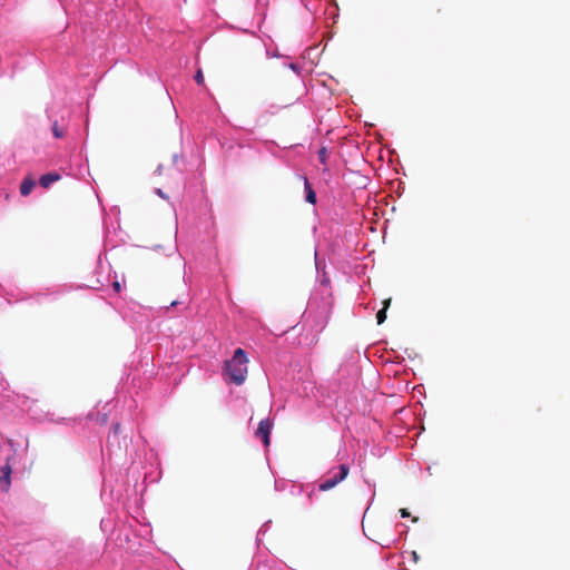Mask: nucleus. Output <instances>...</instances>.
I'll return each mask as SVG.
<instances>
[{
  "instance_id": "obj_4",
  "label": "nucleus",
  "mask_w": 570,
  "mask_h": 570,
  "mask_svg": "<svg viewBox=\"0 0 570 570\" xmlns=\"http://www.w3.org/2000/svg\"><path fill=\"white\" fill-rule=\"evenodd\" d=\"M272 428H273V422L269 419H265L258 423V428L255 432V435L257 438L262 439V441L266 448L271 443L269 435H271Z\"/></svg>"
},
{
  "instance_id": "obj_10",
  "label": "nucleus",
  "mask_w": 570,
  "mask_h": 570,
  "mask_svg": "<svg viewBox=\"0 0 570 570\" xmlns=\"http://www.w3.org/2000/svg\"><path fill=\"white\" fill-rule=\"evenodd\" d=\"M52 134L56 138H62L65 136V129L59 127L57 121L52 125Z\"/></svg>"
},
{
  "instance_id": "obj_1",
  "label": "nucleus",
  "mask_w": 570,
  "mask_h": 570,
  "mask_svg": "<svg viewBox=\"0 0 570 570\" xmlns=\"http://www.w3.org/2000/svg\"><path fill=\"white\" fill-rule=\"evenodd\" d=\"M247 363L246 352L240 347L236 348L233 357L226 361L224 366V374L228 381L236 385L243 384L247 376Z\"/></svg>"
},
{
  "instance_id": "obj_5",
  "label": "nucleus",
  "mask_w": 570,
  "mask_h": 570,
  "mask_svg": "<svg viewBox=\"0 0 570 570\" xmlns=\"http://www.w3.org/2000/svg\"><path fill=\"white\" fill-rule=\"evenodd\" d=\"M11 473L12 466L10 463V459H7V462L3 466L0 468V484L2 490L8 491L11 485Z\"/></svg>"
},
{
  "instance_id": "obj_12",
  "label": "nucleus",
  "mask_w": 570,
  "mask_h": 570,
  "mask_svg": "<svg viewBox=\"0 0 570 570\" xmlns=\"http://www.w3.org/2000/svg\"><path fill=\"white\" fill-rule=\"evenodd\" d=\"M112 288H114V291H115L116 293H119V292L121 291V285H120V283H119L118 281H115V282L112 283Z\"/></svg>"
},
{
  "instance_id": "obj_7",
  "label": "nucleus",
  "mask_w": 570,
  "mask_h": 570,
  "mask_svg": "<svg viewBox=\"0 0 570 570\" xmlns=\"http://www.w3.org/2000/svg\"><path fill=\"white\" fill-rule=\"evenodd\" d=\"M391 305V298H386L383 301V308H381L376 314L377 324H383L386 320V311Z\"/></svg>"
},
{
  "instance_id": "obj_14",
  "label": "nucleus",
  "mask_w": 570,
  "mask_h": 570,
  "mask_svg": "<svg viewBox=\"0 0 570 570\" xmlns=\"http://www.w3.org/2000/svg\"><path fill=\"white\" fill-rule=\"evenodd\" d=\"M400 513H401V517H402V518H407V517H410V512H409L406 509H401V510H400Z\"/></svg>"
},
{
  "instance_id": "obj_8",
  "label": "nucleus",
  "mask_w": 570,
  "mask_h": 570,
  "mask_svg": "<svg viewBox=\"0 0 570 570\" xmlns=\"http://www.w3.org/2000/svg\"><path fill=\"white\" fill-rule=\"evenodd\" d=\"M35 186V181L32 179H24L20 185V194L22 196H28Z\"/></svg>"
},
{
  "instance_id": "obj_13",
  "label": "nucleus",
  "mask_w": 570,
  "mask_h": 570,
  "mask_svg": "<svg viewBox=\"0 0 570 570\" xmlns=\"http://www.w3.org/2000/svg\"><path fill=\"white\" fill-rule=\"evenodd\" d=\"M325 156H326V150H325V148H322V149L320 150V158H321V160H322L323 163L325 161Z\"/></svg>"
},
{
  "instance_id": "obj_9",
  "label": "nucleus",
  "mask_w": 570,
  "mask_h": 570,
  "mask_svg": "<svg viewBox=\"0 0 570 570\" xmlns=\"http://www.w3.org/2000/svg\"><path fill=\"white\" fill-rule=\"evenodd\" d=\"M305 190H306V200L311 204L316 203V194L313 190L312 186L309 185L308 180L305 178L304 181Z\"/></svg>"
},
{
  "instance_id": "obj_11",
  "label": "nucleus",
  "mask_w": 570,
  "mask_h": 570,
  "mask_svg": "<svg viewBox=\"0 0 570 570\" xmlns=\"http://www.w3.org/2000/svg\"><path fill=\"white\" fill-rule=\"evenodd\" d=\"M195 81L198 83V85H204V75H203V71L200 69L197 70L196 75H195Z\"/></svg>"
},
{
  "instance_id": "obj_2",
  "label": "nucleus",
  "mask_w": 570,
  "mask_h": 570,
  "mask_svg": "<svg viewBox=\"0 0 570 570\" xmlns=\"http://www.w3.org/2000/svg\"><path fill=\"white\" fill-rule=\"evenodd\" d=\"M350 469L346 464H341L337 472L333 473L328 479L320 483L318 489L321 491H328L336 487L348 475Z\"/></svg>"
},
{
  "instance_id": "obj_6",
  "label": "nucleus",
  "mask_w": 570,
  "mask_h": 570,
  "mask_svg": "<svg viewBox=\"0 0 570 570\" xmlns=\"http://www.w3.org/2000/svg\"><path fill=\"white\" fill-rule=\"evenodd\" d=\"M60 179V175L56 173H48L46 175H42L39 179V184L43 188H48L52 183Z\"/></svg>"
},
{
  "instance_id": "obj_16",
  "label": "nucleus",
  "mask_w": 570,
  "mask_h": 570,
  "mask_svg": "<svg viewBox=\"0 0 570 570\" xmlns=\"http://www.w3.org/2000/svg\"><path fill=\"white\" fill-rule=\"evenodd\" d=\"M158 195H159V196H161V197H164V195H163V193H161V190H160V189H158Z\"/></svg>"
},
{
  "instance_id": "obj_15",
  "label": "nucleus",
  "mask_w": 570,
  "mask_h": 570,
  "mask_svg": "<svg viewBox=\"0 0 570 570\" xmlns=\"http://www.w3.org/2000/svg\"><path fill=\"white\" fill-rule=\"evenodd\" d=\"M178 304H179L178 301H173V302H170L169 306H165V308L168 309L169 307L176 306Z\"/></svg>"
},
{
  "instance_id": "obj_3",
  "label": "nucleus",
  "mask_w": 570,
  "mask_h": 570,
  "mask_svg": "<svg viewBox=\"0 0 570 570\" xmlns=\"http://www.w3.org/2000/svg\"><path fill=\"white\" fill-rule=\"evenodd\" d=\"M350 469L346 464H341L337 472L333 473L328 479L320 483L318 489L321 491H328L336 487L348 475Z\"/></svg>"
}]
</instances>
